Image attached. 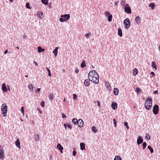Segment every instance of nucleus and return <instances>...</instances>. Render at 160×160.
<instances>
[{
	"label": "nucleus",
	"instance_id": "obj_1",
	"mask_svg": "<svg viewBox=\"0 0 160 160\" xmlns=\"http://www.w3.org/2000/svg\"><path fill=\"white\" fill-rule=\"evenodd\" d=\"M152 100L151 97H148L147 98L145 104V107L147 110L150 109L152 107Z\"/></svg>",
	"mask_w": 160,
	"mask_h": 160
},
{
	"label": "nucleus",
	"instance_id": "obj_2",
	"mask_svg": "<svg viewBox=\"0 0 160 160\" xmlns=\"http://www.w3.org/2000/svg\"><path fill=\"white\" fill-rule=\"evenodd\" d=\"M2 113L3 117L7 116V106L6 104H3L1 106Z\"/></svg>",
	"mask_w": 160,
	"mask_h": 160
},
{
	"label": "nucleus",
	"instance_id": "obj_3",
	"mask_svg": "<svg viewBox=\"0 0 160 160\" xmlns=\"http://www.w3.org/2000/svg\"><path fill=\"white\" fill-rule=\"evenodd\" d=\"M89 80L95 84H98L99 83V77L98 74H96L94 77H90L89 78Z\"/></svg>",
	"mask_w": 160,
	"mask_h": 160
},
{
	"label": "nucleus",
	"instance_id": "obj_4",
	"mask_svg": "<svg viewBox=\"0 0 160 160\" xmlns=\"http://www.w3.org/2000/svg\"><path fill=\"white\" fill-rule=\"evenodd\" d=\"M123 24L126 29H128L130 27V22L128 18L125 19L123 21Z\"/></svg>",
	"mask_w": 160,
	"mask_h": 160
},
{
	"label": "nucleus",
	"instance_id": "obj_5",
	"mask_svg": "<svg viewBox=\"0 0 160 160\" xmlns=\"http://www.w3.org/2000/svg\"><path fill=\"white\" fill-rule=\"evenodd\" d=\"M159 107L157 105H155L153 108V113L156 115L158 114V112Z\"/></svg>",
	"mask_w": 160,
	"mask_h": 160
},
{
	"label": "nucleus",
	"instance_id": "obj_6",
	"mask_svg": "<svg viewBox=\"0 0 160 160\" xmlns=\"http://www.w3.org/2000/svg\"><path fill=\"white\" fill-rule=\"evenodd\" d=\"M125 12L128 14H130L131 13L130 8L128 4H127L125 5Z\"/></svg>",
	"mask_w": 160,
	"mask_h": 160
},
{
	"label": "nucleus",
	"instance_id": "obj_7",
	"mask_svg": "<svg viewBox=\"0 0 160 160\" xmlns=\"http://www.w3.org/2000/svg\"><path fill=\"white\" fill-rule=\"evenodd\" d=\"M105 16L108 18V21L110 22L112 20V15L110 14L109 12L107 11L105 13Z\"/></svg>",
	"mask_w": 160,
	"mask_h": 160
},
{
	"label": "nucleus",
	"instance_id": "obj_8",
	"mask_svg": "<svg viewBox=\"0 0 160 160\" xmlns=\"http://www.w3.org/2000/svg\"><path fill=\"white\" fill-rule=\"evenodd\" d=\"M96 74H98L97 72L95 70H92L89 72L88 75V78H90V77H94V76Z\"/></svg>",
	"mask_w": 160,
	"mask_h": 160
},
{
	"label": "nucleus",
	"instance_id": "obj_9",
	"mask_svg": "<svg viewBox=\"0 0 160 160\" xmlns=\"http://www.w3.org/2000/svg\"><path fill=\"white\" fill-rule=\"evenodd\" d=\"M83 121L81 119H79L78 120V127H82L83 125Z\"/></svg>",
	"mask_w": 160,
	"mask_h": 160
},
{
	"label": "nucleus",
	"instance_id": "obj_10",
	"mask_svg": "<svg viewBox=\"0 0 160 160\" xmlns=\"http://www.w3.org/2000/svg\"><path fill=\"white\" fill-rule=\"evenodd\" d=\"M143 139L141 136H139L137 140V143L138 145H139L140 144L143 142Z\"/></svg>",
	"mask_w": 160,
	"mask_h": 160
},
{
	"label": "nucleus",
	"instance_id": "obj_11",
	"mask_svg": "<svg viewBox=\"0 0 160 160\" xmlns=\"http://www.w3.org/2000/svg\"><path fill=\"white\" fill-rule=\"evenodd\" d=\"M61 17L63 18H65L66 20L67 21L69 19L70 15L69 14L62 15H61Z\"/></svg>",
	"mask_w": 160,
	"mask_h": 160
},
{
	"label": "nucleus",
	"instance_id": "obj_12",
	"mask_svg": "<svg viewBox=\"0 0 160 160\" xmlns=\"http://www.w3.org/2000/svg\"><path fill=\"white\" fill-rule=\"evenodd\" d=\"M57 148L58 150H60L61 153H63V147L62 146L60 143H58L57 145Z\"/></svg>",
	"mask_w": 160,
	"mask_h": 160
},
{
	"label": "nucleus",
	"instance_id": "obj_13",
	"mask_svg": "<svg viewBox=\"0 0 160 160\" xmlns=\"http://www.w3.org/2000/svg\"><path fill=\"white\" fill-rule=\"evenodd\" d=\"M118 104L116 102H112L111 104V107L114 109H116L117 107Z\"/></svg>",
	"mask_w": 160,
	"mask_h": 160
},
{
	"label": "nucleus",
	"instance_id": "obj_14",
	"mask_svg": "<svg viewBox=\"0 0 160 160\" xmlns=\"http://www.w3.org/2000/svg\"><path fill=\"white\" fill-rule=\"evenodd\" d=\"M2 90L4 92L7 91V88L5 83L3 84L2 85Z\"/></svg>",
	"mask_w": 160,
	"mask_h": 160
},
{
	"label": "nucleus",
	"instance_id": "obj_15",
	"mask_svg": "<svg viewBox=\"0 0 160 160\" xmlns=\"http://www.w3.org/2000/svg\"><path fill=\"white\" fill-rule=\"evenodd\" d=\"M136 23L139 25L141 22V19L138 16H137L135 19Z\"/></svg>",
	"mask_w": 160,
	"mask_h": 160
},
{
	"label": "nucleus",
	"instance_id": "obj_16",
	"mask_svg": "<svg viewBox=\"0 0 160 160\" xmlns=\"http://www.w3.org/2000/svg\"><path fill=\"white\" fill-rule=\"evenodd\" d=\"M15 144L17 147L19 149L20 148V143L18 139L15 142Z\"/></svg>",
	"mask_w": 160,
	"mask_h": 160
},
{
	"label": "nucleus",
	"instance_id": "obj_17",
	"mask_svg": "<svg viewBox=\"0 0 160 160\" xmlns=\"http://www.w3.org/2000/svg\"><path fill=\"white\" fill-rule=\"evenodd\" d=\"M4 155L3 150L2 149L0 148V158L3 159Z\"/></svg>",
	"mask_w": 160,
	"mask_h": 160
},
{
	"label": "nucleus",
	"instance_id": "obj_18",
	"mask_svg": "<svg viewBox=\"0 0 160 160\" xmlns=\"http://www.w3.org/2000/svg\"><path fill=\"white\" fill-rule=\"evenodd\" d=\"M89 80H89V79H86L84 81V83L85 86H88L89 85V84H90Z\"/></svg>",
	"mask_w": 160,
	"mask_h": 160
},
{
	"label": "nucleus",
	"instance_id": "obj_19",
	"mask_svg": "<svg viewBox=\"0 0 160 160\" xmlns=\"http://www.w3.org/2000/svg\"><path fill=\"white\" fill-rule=\"evenodd\" d=\"M80 149L83 150H85V144L83 142H81L80 143Z\"/></svg>",
	"mask_w": 160,
	"mask_h": 160
},
{
	"label": "nucleus",
	"instance_id": "obj_20",
	"mask_svg": "<svg viewBox=\"0 0 160 160\" xmlns=\"http://www.w3.org/2000/svg\"><path fill=\"white\" fill-rule=\"evenodd\" d=\"M58 48V47H56L53 51V53L55 57H56L57 55Z\"/></svg>",
	"mask_w": 160,
	"mask_h": 160
},
{
	"label": "nucleus",
	"instance_id": "obj_21",
	"mask_svg": "<svg viewBox=\"0 0 160 160\" xmlns=\"http://www.w3.org/2000/svg\"><path fill=\"white\" fill-rule=\"evenodd\" d=\"M138 71L137 69L136 68H134L133 70V75L134 76H136L138 74Z\"/></svg>",
	"mask_w": 160,
	"mask_h": 160
},
{
	"label": "nucleus",
	"instance_id": "obj_22",
	"mask_svg": "<svg viewBox=\"0 0 160 160\" xmlns=\"http://www.w3.org/2000/svg\"><path fill=\"white\" fill-rule=\"evenodd\" d=\"M118 35L120 36V37L122 36V30L121 29L119 28H118Z\"/></svg>",
	"mask_w": 160,
	"mask_h": 160
},
{
	"label": "nucleus",
	"instance_id": "obj_23",
	"mask_svg": "<svg viewBox=\"0 0 160 160\" xmlns=\"http://www.w3.org/2000/svg\"><path fill=\"white\" fill-rule=\"evenodd\" d=\"M114 94L115 95H117L118 94V90L117 88H115L113 90Z\"/></svg>",
	"mask_w": 160,
	"mask_h": 160
},
{
	"label": "nucleus",
	"instance_id": "obj_24",
	"mask_svg": "<svg viewBox=\"0 0 160 160\" xmlns=\"http://www.w3.org/2000/svg\"><path fill=\"white\" fill-rule=\"evenodd\" d=\"M44 51V49L42 48L41 47H38V51L39 52H43Z\"/></svg>",
	"mask_w": 160,
	"mask_h": 160
},
{
	"label": "nucleus",
	"instance_id": "obj_25",
	"mask_svg": "<svg viewBox=\"0 0 160 160\" xmlns=\"http://www.w3.org/2000/svg\"><path fill=\"white\" fill-rule=\"evenodd\" d=\"M92 130L95 133H96L98 132V129H96L95 126H92Z\"/></svg>",
	"mask_w": 160,
	"mask_h": 160
},
{
	"label": "nucleus",
	"instance_id": "obj_26",
	"mask_svg": "<svg viewBox=\"0 0 160 160\" xmlns=\"http://www.w3.org/2000/svg\"><path fill=\"white\" fill-rule=\"evenodd\" d=\"M72 122L73 123L74 125H76L78 123L77 119L76 118H73L72 120Z\"/></svg>",
	"mask_w": 160,
	"mask_h": 160
},
{
	"label": "nucleus",
	"instance_id": "obj_27",
	"mask_svg": "<svg viewBox=\"0 0 160 160\" xmlns=\"http://www.w3.org/2000/svg\"><path fill=\"white\" fill-rule=\"evenodd\" d=\"M35 138L36 141H38L40 140L39 135L38 134H36L35 135Z\"/></svg>",
	"mask_w": 160,
	"mask_h": 160
},
{
	"label": "nucleus",
	"instance_id": "obj_28",
	"mask_svg": "<svg viewBox=\"0 0 160 160\" xmlns=\"http://www.w3.org/2000/svg\"><path fill=\"white\" fill-rule=\"evenodd\" d=\"M105 84L108 89L109 90H110L111 89V87L109 83L108 82H107Z\"/></svg>",
	"mask_w": 160,
	"mask_h": 160
},
{
	"label": "nucleus",
	"instance_id": "obj_29",
	"mask_svg": "<svg viewBox=\"0 0 160 160\" xmlns=\"http://www.w3.org/2000/svg\"><path fill=\"white\" fill-rule=\"evenodd\" d=\"M114 160H122V159L119 156H116Z\"/></svg>",
	"mask_w": 160,
	"mask_h": 160
},
{
	"label": "nucleus",
	"instance_id": "obj_30",
	"mask_svg": "<svg viewBox=\"0 0 160 160\" xmlns=\"http://www.w3.org/2000/svg\"><path fill=\"white\" fill-rule=\"evenodd\" d=\"M152 67L153 68L155 69H156L157 68V66L155 62H154L152 61Z\"/></svg>",
	"mask_w": 160,
	"mask_h": 160
},
{
	"label": "nucleus",
	"instance_id": "obj_31",
	"mask_svg": "<svg viewBox=\"0 0 160 160\" xmlns=\"http://www.w3.org/2000/svg\"><path fill=\"white\" fill-rule=\"evenodd\" d=\"M149 7L151 8L152 9H153L155 7V5L154 3H152L149 4Z\"/></svg>",
	"mask_w": 160,
	"mask_h": 160
},
{
	"label": "nucleus",
	"instance_id": "obj_32",
	"mask_svg": "<svg viewBox=\"0 0 160 160\" xmlns=\"http://www.w3.org/2000/svg\"><path fill=\"white\" fill-rule=\"evenodd\" d=\"M42 3L46 5H47L48 4V0H41Z\"/></svg>",
	"mask_w": 160,
	"mask_h": 160
},
{
	"label": "nucleus",
	"instance_id": "obj_33",
	"mask_svg": "<svg viewBox=\"0 0 160 160\" xmlns=\"http://www.w3.org/2000/svg\"><path fill=\"white\" fill-rule=\"evenodd\" d=\"M81 67L83 68L86 66L85 62V61H83L81 64Z\"/></svg>",
	"mask_w": 160,
	"mask_h": 160
},
{
	"label": "nucleus",
	"instance_id": "obj_34",
	"mask_svg": "<svg viewBox=\"0 0 160 160\" xmlns=\"http://www.w3.org/2000/svg\"><path fill=\"white\" fill-rule=\"evenodd\" d=\"M148 148L150 150L151 153H152L153 152V149L150 146H148Z\"/></svg>",
	"mask_w": 160,
	"mask_h": 160
},
{
	"label": "nucleus",
	"instance_id": "obj_35",
	"mask_svg": "<svg viewBox=\"0 0 160 160\" xmlns=\"http://www.w3.org/2000/svg\"><path fill=\"white\" fill-rule=\"evenodd\" d=\"M28 88L29 89H31L32 91L34 88V86L32 84H30L28 85Z\"/></svg>",
	"mask_w": 160,
	"mask_h": 160
},
{
	"label": "nucleus",
	"instance_id": "obj_36",
	"mask_svg": "<svg viewBox=\"0 0 160 160\" xmlns=\"http://www.w3.org/2000/svg\"><path fill=\"white\" fill-rule=\"evenodd\" d=\"M42 13L40 12H38L37 13V16L38 17H40L41 16H42Z\"/></svg>",
	"mask_w": 160,
	"mask_h": 160
},
{
	"label": "nucleus",
	"instance_id": "obj_37",
	"mask_svg": "<svg viewBox=\"0 0 160 160\" xmlns=\"http://www.w3.org/2000/svg\"><path fill=\"white\" fill-rule=\"evenodd\" d=\"M49 97L50 99H52V100L54 97L53 94L52 93H50L49 95Z\"/></svg>",
	"mask_w": 160,
	"mask_h": 160
},
{
	"label": "nucleus",
	"instance_id": "obj_38",
	"mask_svg": "<svg viewBox=\"0 0 160 160\" xmlns=\"http://www.w3.org/2000/svg\"><path fill=\"white\" fill-rule=\"evenodd\" d=\"M47 71L48 72V76H49V77H51V72H50V69L48 68H46Z\"/></svg>",
	"mask_w": 160,
	"mask_h": 160
},
{
	"label": "nucleus",
	"instance_id": "obj_39",
	"mask_svg": "<svg viewBox=\"0 0 160 160\" xmlns=\"http://www.w3.org/2000/svg\"><path fill=\"white\" fill-rule=\"evenodd\" d=\"M142 149H144L146 147L147 143L146 142H144L142 144Z\"/></svg>",
	"mask_w": 160,
	"mask_h": 160
},
{
	"label": "nucleus",
	"instance_id": "obj_40",
	"mask_svg": "<svg viewBox=\"0 0 160 160\" xmlns=\"http://www.w3.org/2000/svg\"><path fill=\"white\" fill-rule=\"evenodd\" d=\"M59 21L61 22H63L64 21H66L65 18H63L61 17L59 18Z\"/></svg>",
	"mask_w": 160,
	"mask_h": 160
},
{
	"label": "nucleus",
	"instance_id": "obj_41",
	"mask_svg": "<svg viewBox=\"0 0 160 160\" xmlns=\"http://www.w3.org/2000/svg\"><path fill=\"white\" fill-rule=\"evenodd\" d=\"M141 90L138 87L137 88L136 91L137 93H139L141 92Z\"/></svg>",
	"mask_w": 160,
	"mask_h": 160
},
{
	"label": "nucleus",
	"instance_id": "obj_42",
	"mask_svg": "<svg viewBox=\"0 0 160 160\" xmlns=\"http://www.w3.org/2000/svg\"><path fill=\"white\" fill-rule=\"evenodd\" d=\"M26 7L27 8L30 9V8L29 6V2H27L26 4Z\"/></svg>",
	"mask_w": 160,
	"mask_h": 160
},
{
	"label": "nucleus",
	"instance_id": "obj_43",
	"mask_svg": "<svg viewBox=\"0 0 160 160\" xmlns=\"http://www.w3.org/2000/svg\"><path fill=\"white\" fill-rule=\"evenodd\" d=\"M21 111L22 114L24 115V108L22 107L21 108Z\"/></svg>",
	"mask_w": 160,
	"mask_h": 160
},
{
	"label": "nucleus",
	"instance_id": "obj_44",
	"mask_svg": "<svg viewBox=\"0 0 160 160\" xmlns=\"http://www.w3.org/2000/svg\"><path fill=\"white\" fill-rule=\"evenodd\" d=\"M91 34V33H87L85 35V37L87 38H88V37Z\"/></svg>",
	"mask_w": 160,
	"mask_h": 160
},
{
	"label": "nucleus",
	"instance_id": "obj_45",
	"mask_svg": "<svg viewBox=\"0 0 160 160\" xmlns=\"http://www.w3.org/2000/svg\"><path fill=\"white\" fill-rule=\"evenodd\" d=\"M67 124V125L68 127L70 129H71L72 127V125L70 123H68Z\"/></svg>",
	"mask_w": 160,
	"mask_h": 160
},
{
	"label": "nucleus",
	"instance_id": "obj_46",
	"mask_svg": "<svg viewBox=\"0 0 160 160\" xmlns=\"http://www.w3.org/2000/svg\"><path fill=\"white\" fill-rule=\"evenodd\" d=\"M124 125L126 127V128L127 129H128L129 127L128 126V123L127 122H125L124 123Z\"/></svg>",
	"mask_w": 160,
	"mask_h": 160
},
{
	"label": "nucleus",
	"instance_id": "obj_47",
	"mask_svg": "<svg viewBox=\"0 0 160 160\" xmlns=\"http://www.w3.org/2000/svg\"><path fill=\"white\" fill-rule=\"evenodd\" d=\"M125 0H122L121 1V5H123L125 3Z\"/></svg>",
	"mask_w": 160,
	"mask_h": 160
},
{
	"label": "nucleus",
	"instance_id": "obj_48",
	"mask_svg": "<svg viewBox=\"0 0 160 160\" xmlns=\"http://www.w3.org/2000/svg\"><path fill=\"white\" fill-rule=\"evenodd\" d=\"M44 102L42 101L41 103V106L42 107H44Z\"/></svg>",
	"mask_w": 160,
	"mask_h": 160
},
{
	"label": "nucleus",
	"instance_id": "obj_49",
	"mask_svg": "<svg viewBox=\"0 0 160 160\" xmlns=\"http://www.w3.org/2000/svg\"><path fill=\"white\" fill-rule=\"evenodd\" d=\"M76 153H77V152H76V151L75 150H74L72 152L73 156H75L76 155Z\"/></svg>",
	"mask_w": 160,
	"mask_h": 160
},
{
	"label": "nucleus",
	"instance_id": "obj_50",
	"mask_svg": "<svg viewBox=\"0 0 160 160\" xmlns=\"http://www.w3.org/2000/svg\"><path fill=\"white\" fill-rule=\"evenodd\" d=\"M73 98L74 99H77V95L75 94H74L73 95Z\"/></svg>",
	"mask_w": 160,
	"mask_h": 160
},
{
	"label": "nucleus",
	"instance_id": "obj_51",
	"mask_svg": "<svg viewBox=\"0 0 160 160\" xmlns=\"http://www.w3.org/2000/svg\"><path fill=\"white\" fill-rule=\"evenodd\" d=\"M146 137L147 139H148V140H149L150 139V137L149 136V135H148L147 134H146Z\"/></svg>",
	"mask_w": 160,
	"mask_h": 160
},
{
	"label": "nucleus",
	"instance_id": "obj_52",
	"mask_svg": "<svg viewBox=\"0 0 160 160\" xmlns=\"http://www.w3.org/2000/svg\"><path fill=\"white\" fill-rule=\"evenodd\" d=\"M62 117L63 118H66V116L65 114L63 113L62 115Z\"/></svg>",
	"mask_w": 160,
	"mask_h": 160
},
{
	"label": "nucleus",
	"instance_id": "obj_53",
	"mask_svg": "<svg viewBox=\"0 0 160 160\" xmlns=\"http://www.w3.org/2000/svg\"><path fill=\"white\" fill-rule=\"evenodd\" d=\"M64 126L65 127V129H67V124L66 123H64Z\"/></svg>",
	"mask_w": 160,
	"mask_h": 160
},
{
	"label": "nucleus",
	"instance_id": "obj_54",
	"mask_svg": "<svg viewBox=\"0 0 160 160\" xmlns=\"http://www.w3.org/2000/svg\"><path fill=\"white\" fill-rule=\"evenodd\" d=\"M75 72L76 73H78V72H79V70H78V69H76L75 70Z\"/></svg>",
	"mask_w": 160,
	"mask_h": 160
},
{
	"label": "nucleus",
	"instance_id": "obj_55",
	"mask_svg": "<svg viewBox=\"0 0 160 160\" xmlns=\"http://www.w3.org/2000/svg\"><path fill=\"white\" fill-rule=\"evenodd\" d=\"M97 103H98V105L99 107H100V102L99 101H98Z\"/></svg>",
	"mask_w": 160,
	"mask_h": 160
},
{
	"label": "nucleus",
	"instance_id": "obj_56",
	"mask_svg": "<svg viewBox=\"0 0 160 160\" xmlns=\"http://www.w3.org/2000/svg\"><path fill=\"white\" fill-rule=\"evenodd\" d=\"M33 63H35V65L36 66H38V64L37 63V62H35V61H34L33 62Z\"/></svg>",
	"mask_w": 160,
	"mask_h": 160
},
{
	"label": "nucleus",
	"instance_id": "obj_57",
	"mask_svg": "<svg viewBox=\"0 0 160 160\" xmlns=\"http://www.w3.org/2000/svg\"><path fill=\"white\" fill-rule=\"evenodd\" d=\"M153 93L154 94H156V93L158 94V91L157 90L154 91L153 92Z\"/></svg>",
	"mask_w": 160,
	"mask_h": 160
},
{
	"label": "nucleus",
	"instance_id": "obj_58",
	"mask_svg": "<svg viewBox=\"0 0 160 160\" xmlns=\"http://www.w3.org/2000/svg\"><path fill=\"white\" fill-rule=\"evenodd\" d=\"M113 122H114V123H116V120L115 119H113Z\"/></svg>",
	"mask_w": 160,
	"mask_h": 160
},
{
	"label": "nucleus",
	"instance_id": "obj_59",
	"mask_svg": "<svg viewBox=\"0 0 160 160\" xmlns=\"http://www.w3.org/2000/svg\"><path fill=\"white\" fill-rule=\"evenodd\" d=\"M8 52V50H6L5 51H4V54H7V53Z\"/></svg>",
	"mask_w": 160,
	"mask_h": 160
},
{
	"label": "nucleus",
	"instance_id": "obj_60",
	"mask_svg": "<svg viewBox=\"0 0 160 160\" xmlns=\"http://www.w3.org/2000/svg\"><path fill=\"white\" fill-rule=\"evenodd\" d=\"M23 38H24V39H26V38H27V36H26V35H24L23 36Z\"/></svg>",
	"mask_w": 160,
	"mask_h": 160
},
{
	"label": "nucleus",
	"instance_id": "obj_61",
	"mask_svg": "<svg viewBox=\"0 0 160 160\" xmlns=\"http://www.w3.org/2000/svg\"><path fill=\"white\" fill-rule=\"evenodd\" d=\"M40 90V88H38L37 90V91H36V92H39Z\"/></svg>",
	"mask_w": 160,
	"mask_h": 160
},
{
	"label": "nucleus",
	"instance_id": "obj_62",
	"mask_svg": "<svg viewBox=\"0 0 160 160\" xmlns=\"http://www.w3.org/2000/svg\"><path fill=\"white\" fill-rule=\"evenodd\" d=\"M151 74L152 75H153V76L154 75V74H155V73H154L153 72H151Z\"/></svg>",
	"mask_w": 160,
	"mask_h": 160
},
{
	"label": "nucleus",
	"instance_id": "obj_63",
	"mask_svg": "<svg viewBox=\"0 0 160 160\" xmlns=\"http://www.w3.org/2000/svg\"><path fill=\"white\" fill-rule=\"evenodd\" d=\"M39 112L41 114L42 113V111L41 110H39Z\"/></svg>",
	"mask_w": 160,
	"mask_h": 160
},
{
	"label": "nucleus",
	"instance_id": "obj_64",
	"mask_svg": "<svg viewBox=\"0 0 160 160\" xmlns=\"http://www.w3.org/2000/svg\"><path fill=\"white\" fill-rule=\"evenodd\" d=\"M158 48H159V50L160 51V44L159 45Z\"/></svg>",
	"mask_w": 160,
	"mask_h": 160
}]
</instances>
